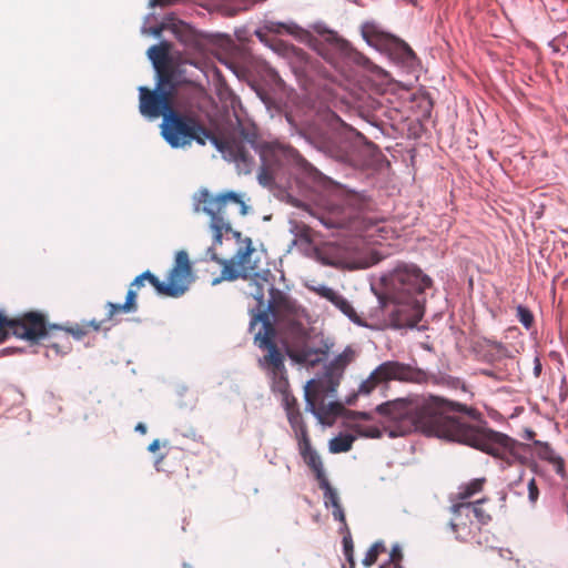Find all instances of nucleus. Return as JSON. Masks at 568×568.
<instances>
[{
  "instance_id": "obj_32",
  "label": "nucleus",
  "mask_w": 568,
  "mask_h": 568,
  "mask_svg": "<svg viewBox=\"0 0 568 568\" xmlns=\"http://www.w3.org/2000/svg\"><path fill=\"white\" fill-rule=\"evenodd\" d=\"M483 343L485 346L494 349L499 356H509L507 347L501 342L485 337Z\"/></svg>"
},
{
  "instance_id": "obj_30",
  "label": "nucleus",
  "mask_w": 568,
  "mask_h": 568,
  "mask_svg": "<svg viewBox=\"0 0 568 568\" xmlns=\"http://www.w3.org/2000/svg\"><path fill=\"white\" fill-rule=\"evenodd\" d=\"M333 304L336 305L353 322L361 324L355 310L342 295H339L338 300Z\"/></svg>"
},
{
  "instance_id": "obj_24",
  "label": "nucleus",
  "mask_w": 568,
  "mask_h": 568,
  "mask_svg": "<svg viewBox=\"0 0 568 568\" xmlns=\"http://www.w3.org/2000/svg\"><path fill=\"white\" fill-rule=\"evenodd\" d=\"M355 439V435L341 434L329 440V450L334 454L346 453L352 449Z\"/></svg>"
},
{
  "instance_id": "obj_16",
  "label": "nucleus",
  "mask_w": 568,
  "mask_h": 568,
  "mask_svg": "<svg viewBox=\"0 0 568 568\" xmlns=\"http://www.w3.org/2000/svg\"><path fill=\"white\" fill-rule=\"evenodd\" d=\"M362 232L369 239H387L393 231L386 225V220L371 212H363L359 216Z\"/></svg>"
},
{
  "instance_id": "obj_9",
  "label": "nucleus",
  "mask_w": 568,
  "mask_h": 568,
  "mask_svg": "<svg viewBox=\"0 0 568 568\" xmlns=\"http://www.w3.org/2000/svg\"><path fill=\"white\" fill-rule=\"evenodd\" d=\"M141 280H145L152 285L155 292L161 296L180 297L187 290L193 281L192 265L185 251H179L175 255L174 264L169 271L166 282L161 281L150 271L140 274Z\"/></svg>"
},
{
  "instance_id": "obj_1",
  "label": "nucleus",
  "mask_w": 568,
  "mask_h": 568,
  "mask_svg": "<svg viewBox=\"0 0 568 568\" xmlns=\"http://www.w3.org/2000/svg\"><path fill=\"white\" fill-rule=\"evenodd\" d=\"M376 412L385 418L389 437L419 430L455 440L506 463L527 465L530 446L506 434L471 424L479 420L477 409L432 394H414L383 403Z\"/></svg>"
},
{
  "instance_id": "obj_12",
  "label": "nucleus",
  "mask_w": 568,
  "mask_h": 568,
  "mask_svg": "<svg viewBox=\"0 0 568 568\" xmlns=\"http://www.w3.org/2000/svg\"><path fill=\"white\" fill-rule=\"evenodd\" d=\"M139 93V109L141 114L145 118L156 119L162 116L165 119V114L170 113L175 108V98L172 95V90H166V88L150 90L146 87H140Z\"/></svg>"
},
{
  "instance_id": "obj_33",
  "label": "nucleus",
  "mask_w": 568,
  "mask_h": 568,
  "mask_svg": "<svg viewBox=\"0 0 568 568\" xmlns=\"http://www.w3.org/2000/svg\"><path fill=\"white\" fill-rule=\"evenodd\" d=\"M527 488H528V499H529L530 504L535 505L539 498V489H538L535 478H531L528 481Z\"/></svg>"
},
{
  "instance_id": "obj_11",
  "label": "nucleus",
  "mask_w": 568,
  "mask_h": 568,
  "mask_svg": "<svg viewBox=\"0 0 568 568\" xmlns=\"http://www.w3.org/2000/svg\"><path fill=\"white\" fill-rule=\"evenodd\" d=\"M488 501V498H480L474 503H455L450 507V511L454 518L450 520L449 526L457 536L467 530V534L471 532V526L474 518L477 523V528L487 525L491 520V515L484 508V504Z\"/></svg>"
},
{
  "instance_id": "obj_2",
  "label": "nucleus",
  "mask_w": 568,
  "mask_h": 568,
  "mask_svg": "<svg viewBox=\"0 0 568 568\" xmlns=\"http://www.w3.org/2000/svg\"><path fill=\"white\" fill-rule=\"evenodd\" d=\"M241 139L232 133L215 134L205 126L200 115L193 111H180L174 108L165 114L160 125L161 135L173 149H184L193 142L205 145L210 141L226 160L248 166L253 162L246 144L254 146L257 140L254 126H244L236 119Z\"/></svg>"
},
{
  "instance_id": "obj_10",
  "label": "nucleus",
  "mask_w": 568,
  "mask_h": 568,
  "mask_svg": "<svg viewBox=\"0 0 568 568\" xmlns=\"http://www.w3.org/2000/svg\"><path fill=\"white\" fill-rule=\"evenodd\" d=\"M254 252L255 248L252 246L250 239L246 240V244L241 246L231 260L220 258L212 252V260L223 267L221 276L214 278L212 284L216 285L222 281H234L240 277L252 278L255 287L261 285L260 281L267 282L265 276L260 275L256 262L252 261Z\"/></svg>"
},
{
  "instance_id": "obj_5",
  "label": "nucleus",
  "mask_w": 568,
  "mask_h": 568,
  "mask_svg": "<svg viewBox=\"0 0 568 568\" xmlns=\"http://www.w3.org/2000/svg\"><path fill=\"white\" fill-rule=\"evenodd\" d=\"M10 333L31 343L42 341L48 349L47 356H50V352L57 356L65 355L72 349L64 327L48 324L45 316L39 312H27L17 318H9L0 313V343L6 341Z\"/></svg>"
},
{
  "instance_id": "obj_41",
  "label": "nucleus",
  "mask_w": 568,
  "mask_h": 568,
  "mask_svg": "<svg viewBox=\"0 0 568 568\" xmlns=\"http://www.w3.org/2000/svg\"><path fill=\"white\" fill-rule=\"evenodd\" d=\"M540 373H541V363H540L539 358L536 357V359H535V367H534V374H535V376L538 377L540 375Z\"/></svg>"
},
{
  "instance_id": "obj_13",
  "label": "nucleus",
  "mask_w": 568,
  "mask_h": 568,
  "mask_svg": "<svg viewBox=\"0 0 568 568\" xmlns=\"http://www.w3.org/2000/svg\"><path fill=\"white\" fill-rule=\"evenodd\" d=\"M327 393L333 392L324 381L312 379L305 386L306 408L320 418L338 416L343 410V405L338 402L324 404V397Z\"/></svg>"
},
{
  "instance_id": "obj_25",
  "label": "nucleus",
  "mask_w": 568,
  "mask_h": 568,
  "mask_svg": "<svg viewBox=\"0 0 568 568\" xmlns=\"http://www.w3.org/2000/svg\"><path fill=\"white\" fill-rule=\"evenodd\" d=\"M286 415H287L288 423L295 433L297 443H300V440L310 438L308 433H307V427L303 420L301 412H294V413H290Z\"/></svg>"
},
{
  "instance_id": "obj_28",
  "label": "nucleus",
  "mask_w": 568,
  "mask_h": 568,
  "mask_svg": "<svg viewBox=\"0 0 568 568\" xmlns=\"http://www.w3.org/2000/svg\"><path fill=\"white\" fill-rule=\"evenodd\" d=\"M352 429L355 432L356 437L381 438L382 430L377 426H366L361 424L353 425Z\"/></svg>"
},
{
  "instance_id": "obj_4",
  "label": "nucleus",
  "mask_w": 568,
  "mask_h": 568,
  "mask_svg": "<svg viewBox=\"0 0 568 568\" xmlns=\"http://www.w3.org/2000/svg\"><path fill=\"white\" fill-rule=\"evenodd\" d=\"M257 302V307L250 311V331L254 332L255 327L261 324L257 332L254 333L255 345L266 353V348L262 347V341L268 338V342L275 347L276 327H294L297 322L298 306L283 291L271 286L268 288L267 306L264 307V291L262 285L255 287L251 293Z\"/></svg>"
},
{
  "instance_id": "obj_47",
  "label": "nucleus",
  "mask_w": 568,
  "mask_h": 568,
  "mask_svg": "<svg viewBox=\"0 0 568 568\" xmlns=\"http://www.w3.org/2000/svg\"><path fill=\"white\" fill-rule=\"evenodd\" d=\"M161 32H162V27L153 28V29H152V33H153L154 36H156V37H158V36H160V34H161Z\"/></svg>"
},
{
  "instance_id": "obj_40",
  "label": "nucleus",
  "mask_w": 568,
  "mask_h": 568,
  "mask_svg": "<svg viewBox=\"0 0 568 568\" xmlns=\"http://www.w3.org/2000/svg\"><path fill=\"white\" fill-rule=\"evenodd\" d=\"M161 447V443L159 439H154L148 447L150 453H156Z\"/></svg>"
},
{
  "instance_id": "obj_31",
  "label": "nucleus",
  "mask_w": 568,
  "mask_h": 568,
  "mask_svg": "<svg viewBox=\"0 0 568 568\" xmlns=\"http://www.w3.org/2000/svg\"><path fill=\"white\" fill-rule=\"evenodd\" d=\"M342 531L344 532V537H343L344 554H345L347 560L353 565L354 564V561H353L354 546H353V539L351 536V531L348 528H347V530H342Z\"/></svg>"
},
{
  "instance_id": "obj_37",
  "label": "nucleus",
  "mask_w": 568,
  "mask_h": 568,
  "mask_svg": "<svg viewBox=\"0 0 568 568\" xmlns=\"http://www.w3.org/2000/svg\"><path fill=\"white\" fill-rule=\"evenodd\" d=\"M258 181L263 185H268L273 181L272 173L265 166H262L261 170H260Z\"/></svg>"
},
{
  "instance_id": "obj_8",
  "label": "nucleus",
  "mask_w": 568,
  "mask_h": 568,
  "mask_svg": "<svg viewBox=\"0 0 568 568\" xmlns=\"http://www.w3.org/2000/svg\"><path fill=\"white\" fill-rule=\"evenodd\" d=\"M261 346L266 348V353L258 358V366L265 372L270 379L272 392L281 396V402L286 414L300 412L297 400L290 390L283 353L278 347L271 344L268 338H264Z\"/></svg>"
},
{
  "instance_id": "obj_44",
  "label": "nucleus",
  "mask_w": 568,
  "mask_h": 568,
  "mask_svg": "<svg viewBox=\"0 0 568 568\" xmlns=\"http://www.w3.org/2000/svg\"><path fill=\"white\" fill-rule=\"evenodd\" d=\"M373 32H374L373 27H365V28H364V30H363V34H364V37H365V38H367V39L371 37V34H372Z\"/></svg>"
},
{
  "instance_id": "obj_19",
  "label": "nucleus",
  "mask_w": 568,
  "mask_h": 568,
  "mask_svg": "<svg viewBox=\"0 0 568 568\" xmlns=\"http://www.w3.org/2000/svg\"><path fill=\"white\" fill-rule=\"evenodd\" d=\"M326 353L321 349L303 348L296 351H290L288 356L298 364L315 366L321 363Z\"/></svg>"
},
{
  "instance_id": "obj_23",
  "label": "nucleus",
  "mask_w": 568,
  "mask_h": 568,
  "mask_svg": "<svg viewBox=\"0 0 568 568\" xmlns=\"http://www.w3.org/2000/svg\"><path fill=\"white\" fill-rule=\"evenodd\" d=\"M331 44L342 59H346L358 64L362 63L364 57L353 49L347 41L334 38Z\"/></svg>"
},
{
  "instance_id": "obj_50",
  "label": "nucleus",
  "mask_w": 568,
  "mask_h": 568,
  "mask_svg": "<svg viewBox=\"0 0 568 568\" xmlns=\"http://www.w3.org/2000/svg\"><path fill=\"white\" fill-rule=\"evenodd\" d=\"M155 3H156V0L153 1V4H155Z\"/></svg>"
},
{
  "instance_id": "obj_48",
  "label": "nucleus",
  "mask_w": 568,
  "mask_h": 568,
  "mask_svg": "<svg viewBox=\"0 0 568 568\" xmlns=\"http://www.w3.org/2000/svg\"><path fill=\"white\" fill-rule=\"evenodd\" d=\"M530 468H531L534 471H537V465H536V464L530 465Z\"/></svg>"
},
{
  "instance_id": "obj_7",
  "label": "nucleus",
  "mask_w": 568,
  "mask_h": 568,
  "mask_svg": "<svg viewBox=\"0 0 568 568\" xmlns=\"http://www.w3.org/2000/svg\"><path fill=\"white\" fill-rule=\"evenodd\" d=\"M400 381L410 383H432L435 385H445L457 388L462 381L452 376H428L425 372L414 368L409 365L388 361L377 366L369 376L363 381L358 387V393L363 395L371 394L378 385L389 381Z\"/></svg>"
},
{
  "instance_id": "obj_45",
  "label": "nucleus",
  "mask_w": 568,
  "mask_h": 568,
  "mask_svg": "<svg viewBox=\"0 0 568 568\" xmlns=\"http://www.w3.org/2000/svg\"><path fill=\"white\" fill-rule=\"evenodd\" d=\"M355 416L358 417V418H362V419H368L369 418V414L365 413V412H357V413H355Z\"/></svg>"
},
{
  "instance_id": "obj_36",
  "label": "nucleus",
  "mask_w": 568,
  "mask_h": 568,
  "mask_svg": "<svg viewBox=\"0 0 568 568\" xmlns=\"http://www.w3.org/2000/svg\"><path fill=\"white\" fill-rule=\"evenodd\" d=\"M318 293L321 296L327 298L328 301H331L332 303H335L338 297H339V294H337L333 288H329V287H321L318 290Z\"/></svg>"
},
{
  "instance_id": "obj_20",
  "label": "nucleus",
  "mask_w": 568,
  "mask_h": 568,
  "mask_svg": "<svg viewBox=\"0 0 568 568\" xmlns=\"http://www.w3.org/2000/svg\"><path fill=\"white\" fill-rule=\"evenodd\" d=\"M486 478H475L458 487V491L454 498L456 503H469L468 500L475 495L483 491Z\"/></svg>"
},
{
  "instance_id": "obj_14",
  "label": "nucleus",
  "mask_w": 568,
  "mask_h": 568,
  "mask_svg": "<svg viewBox=\"0 0 568 568\" xmlns=\"http://www.w3.org/2000/svg\"><path fill=\"white\" fill-rule=\"evenodd\" d=\"M354 358L355 352L351 347H346L326 366L325 377L322 381L329 386L332 392H335L345 368L354 361Z\"/></svg>"
},
{
  "instance_id": "obj_6",
  "label": "nucleus",
  "mask_w": 568,
  "mask_h": 568,
  "mask_svg": "<svg viewBox=\"0 0 568 568\" xmlns=\"http://www.w3.org/2000/svg\"><path fill=\"white\" fill-rule=\"evenodd\" d=\"M231 205L237 207L239 215H246L247 205L241 195L233 191L213 195L207 189H202L194 195V211L196 213L203 212L211 217L210 225L214 232V242L217 244L222 242L223 232L227 233L232 230L230 222Z\"/></svg>"
},
{
  "instance_id": "obj_29",
  "label": "nucleus",
  "mask_w": 568,
  "mask_h": 568,
  "mask_svg": "<svg viewBox=\"0 0 568 568\" xmlns=\"http://www.w3.org/2000/svg\"><path fill=\"white\" fill-rule=\"evenodd\" d=\"M516 311L517 318L525 326V328H531L535 322L534 314L531 313V311L524 305H518Z\"/></svg>"
},
{
  "instance_id": "obj_35",
  "label": "nucleus",
  "mask_w": 568,
  "mask_h": 568,
  "mask_svg": "<svg viewBox=\"0 0 568 568\" xmlns=\"http://www.w3.org/2000/svg\"><path fill=\"white\" fill-rule=\"evenodd\" d=\"M377 558L378 555L376 554V547H369L363 559V565L366 567H371L377 561Z\"/></svg>"
},
{
  "instance_id": "obj_22",
  "label": "nucleus",
  "mask_w": 568,
  "mask_h": 568,
  "mask_svg": "<svg viewBox=\"0 0 568 568\" xmlns=\"http://www.w3.org/2000/svg\"><path fill=\"white\" fill-rule=\"evenodd\" d=\"M155 70L158 73L156 88H166V90H172V95L175 98L178 92V81L174 68L171 64H168Z\"/></svg>"
},
{
  "instance_id": "obj_34",
  "label": "nucleus",
  "mask_w": 568,
  "mask_h": 568,
  "mask_svg": "<svg viewBox=\"0 0 568 568\" xmlns=\"http://www.w3.org/2000/svg\"><path fill=\"white\" fill-rule=\"evenodd\" d=\"M332 508H333L332 515H333L334 519L338 520L339 523L343 524L342 530H347L348 526L346 524L344 509H343L341 503L337 504V506H333Z\"/></svg>"
},
{
  "instance_id": "obj_49",
  "label": "nucleus",
  "mask_w": 568,
  "mask_h": 568,
  "mask_svg": "<svg viewBox=\"0 0 568 568\" xmlns=\"http://www.w3.org/2000/svg\"><path fill=\"white\" fill-rule=\"evenodd\" d=\"M183 568H191V566H190V565H187V564H184V565H183Z\"/></svg>"
},
{
  "instance_id": "obj_42",
  "label": "nucleus",
  "mask_w": 568,
  "mask_h": 568,
  "mask_svg": "<svg viewBox=\"0 0 568 568\" xmlns=\"http://www.w3.org/2000/svg\"><path fill=\"white\" fill-rule=\"evenodd\" d=\"M371 547H376V554L379 556L381 552H384L386 549H385V546L382 541H376L374 542Z\"/></svg>"
},
{
  "instance_id": "obj_26",
  "label": "nucleus",
  "mask_w": 568,
  "mask_h": 568,
  "mask_svg": "<svg viewBox=\"0 0 568 568\" xmlns=\"http://www.w3.org/2000/svg\"><path fill=\"white\" fill-rule=\"evenodd\" d=\"M318 486L324 491L325 507L328 508V507L337 506V504L341 503L336 489H334L331 486L327 477H324L323 479L318 480Z\"/></svg>"
},
{
  "instance_id": "obj_18",
  "label": "nucleus",
  "mask_w": 568,
  "mask_h": 568,
  "mask_svg": "<svg viewBox=\"0 0 568 568\" xmlns=\"http://www.w3.org/2000/svg\"><path fill=\"white\" fill-rule=\"evenodd\" d=\"M534 449L536 455L545 460L551 464L555 468V471L560 476H566V467L564 459L558 456L555 450L550 447L548 443L535 440L534 442Z\"/></svg>"
},
{
  "instance_id": "obj_38",
  "label": "nucleus",
  "mask_w": 568,
  "mask_h": 568,
  "mask_svg": "<svg viewBox=\"0 0 568 568\" xmlns=\"http://www.w3.org/2000/svg\"><path fill=\"white\" fill-rule=\"evenodd\" d=\"M402 558H403V554H402L399 546H394L390 551V560L395 565H398V562L402 560Z\"/></svg>"
},
{
  "instance_id": "obj_15",
  "label": "nucleus",
  "mask_w": 568,
  "mask_h": 568,
  "mask_svg": "<svg viewBox=\"0 0 568 568\" xmlns=\"http://www.w3.org/2000/svg\"><path fill=\"white\" fill-rule=\"evenodd\" d=\"M145 280H141L140 275H138L133 282L130 284L125 302L123 304H116L109 302L106 307L109 310L108 317L112 318L120 313H133L138 310L136 297L138 291L141 290L145 285Z\"/></svg>"
},
{
  "instance_id": "obj_17",
  "label": "nucleus",
  "mask_w": 568,
  "mask_h": 568,
  "mask_svg": "<svg viewBox=\"0 0 568 568\" xmlns=\"http://www.w3.org/2000/svg\"><path fill=\"white\" fill-rule=\"evenodd\" d=\"M298 452H300L304 463L314 473L317 481L323 479L324 477H326L322 458L317 454V452L312 447L310 438L300 440Z\"/></svg>"
},
{
  "instance_id": "obj_27",
  "label": "nucleus",
  "mask_w": 568,
  "mask_h": 568,
  "mask_svg": "<svg viewBox=\"0 0 568 568\" xmlns=\"http://www.w3.org/2000/svg\"><path fill=\"white\" fill-rule=\"evenodd\" d=\"M89 327H91L93 331H98L100 328V324L92 321L83 325L75 324L70 327H64V329L68 332L69 337L73 336L75 339H82L89 333Z\"/></svg>"
},
{
  "instance_id": "obj_43",
  "label": "nucleus",
  "mask_w": 568,
  "mask_h": 568,
  "mask_svg": "<svg viewBox=\"0 0 568 568\" xmlns=\"http://www.w3.org/2000/svg\"><path fill=\"white\" fill-rule=\"evenodd\" d=\"M135 430L141 433L142 435L146 434V426L143 423H138L135 426Z\"/></svg>"
},
{
  "instance_id": "obj_46",
  "label": "nucleus",
  "mask_w": 568,
  "mask_h": 568,
  "mask_svg": "<svg viewBox=\"0 0 568 568\" xmlns=\"http://www.w3.org/2000/svg\"><path fill=\"white\" fill-rule=\"evenodd\" d=\"M163 459H164V456H163V455H161V456H159V457L156 458L155 464H154V465H155L156 470H161L160 465L162 464Z\"/></svg>"
},
{
  "instance_id": "obj_21",
  "label": "nucleus",
  "mask_w": 568,
  "mask_h": 568,
  "mask_svg": "<svg viewBox=\"0 0 568 568\" xmlns=\"http://www.w3.org/2000/svg\"><path fill=\"white\" fill-rule=\"evenodd\" d=\"M170 49L169 42L163 41L160 44L152 45L148 50V57L152 61L154 69L170 64Z\"/></svg>"
},
{
  "instance_id": "obj_3",
  "label": "nucleus",
  "mask_w": 568,
  "mask_h": 568,
  "mask_svg": "<svg viewBox=\"0 0 568 568\" xmlns=\"http://www.w3.org/2000/svg\"><path fill=\"white\" fill-rule=\"evenodd\" d=\"M381 307L394 328L415 327L424 315L423 293L433 281L415 265H400L383 278Z\"/></svg>"
},
{
  "instance_id": "obj_39",
  "label": "nucleus",
  "mask_w": 568,
  "mask_h": 568,
  "mask_svg": "<svg viewBox=\"0 0 568 568\" xmlns=\"http://www.w3.org/2000/svg\"><path fill=\"white\" fill-rule=\"evenodd\" d=\"M402 51H403V58L405 60L415 58L414 51L407 44H403Z\"/></svg>"
}]
</instances>
